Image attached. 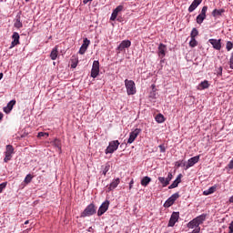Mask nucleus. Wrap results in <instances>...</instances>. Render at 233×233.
I'll return each instance as SVG.
<instances>
[{
  "label": "nucleus",
  "instance_id": "7",
  "mask_svg": "<svg viewBox=\"0 0 233 233\" xmlns=\"http://www.w3.org/2000/svg\"><path fill=\"white\" fill-rule=\"evenodd\" d=\"M141 134V129L136 128L134 131L129 133V138L127 139V144L132 145L134 141L137 138V136Z\"/></svg>",
  "mask_w": 233,
  "mask_h": 233
},
{
  "label": "nucleus",
  "instance_id": "28",
  "mask_svg": "<svg viewBox=\"0 0 233 233\" xmlns=\"http://www.w3.org/2000/svg\"><path fill=\"white\" fill-rule=\"evenodd\" d=\"M150 181H152V178H150V177H144L141 180L142 187H147Z\"/></svg>",
  "mask_w": 233,
  "mask_h": 233
},
{
  "label": "nucleus",
  "instance_id": "43",
  "mask_svg": "<svg viewBox=\"0 0 233 233\" xmlns=\"http://www.w3.org/2000/svg\"><path fill=\"white\" fill-rule=\"evenodd\" d=\"M45 136L48 137L49 134L45 132H39L37 137H45Z\"/></svg>",
  "mask_w": 233,
  "mask_h": 233
},
{
  "label": "nucleus",
  "instance_id": "33",
  "mask_svg": "<svg viewBox=\"0 0 233 233\" xmlns=\"http://www.w3.org/2000/svg\"><path fill=\"white\" fill-rule=\"evenodd\" d=\"M14 26L15 28H23V23L21 22V18H16Z\"/></svg>",
  "mask_w": 233,
  "mask_h": 233
},
{
  "label": "nucleus",
  "instance_id": "35",
  "mask_svg": "<svg viewBox=\"0 0 233 233\" xmlns=\"http://www.w3.org/2000/svg\"><path fill=\"white\" fill-rule=\"evenodd\" d=\"M53 145L54 147H56V148H58L59 151H61V140H59L58 138H56L53 141Z\"/></svg>",
  "mask_w": 233,
  "mask_h": 233
},
{
  "label": "nucleus",
  "instance_id": "25",
  "mask_svg": "<svg viewBox=\"0 0 233 233\" xmlns=\"http://www.w3.org/2000/svg\"><path fill=\"white\" fill-rule=\"evenodd\" d=\"M57 56H58L57 47H55L52 49L51 54H50V57L52 59V61H56L57 59Z\"/></svg>",
  "mask_w": 233,
  "mask_h": 233
},
{
  "label": "nucleus",
  "instance_id": "2",
  "mask_svg": "<svg viewBox=\"0 0 233 233\" xmlns=\"http://www.w3.org/2000/svg\"><path fill=\"white\" fill-rule=\"evenodd\" d=\"M125 86L127 96H135V94L137 92L136 89V83L133 80L126 79Z\"/></svg>",
  "mask_w": 233,
  "mask_h": 233
},
{
  "label": "nucleus",
  "instance_id": "5",
  "mask_svg": "<svg viewBox=\"0 0 233 233\" xmlns=\"http://www.w3.org/2000/svg\"><path fill=\"white\" fill-rule=\"evenodd\" d=\"M179 193H174L164 203L165 208H169L172 207L174 203L178 199Z\"/></svg>",
  "mask_w": 233,
  "mask_h": 233
},
{
  "label": "nucleus",
  "instance_id": "23",
  "mask_svg": "<svg viewBox=\"0 0 233 233\" xmlns=\"http://www.w3.org/2000/svg\"><path fill=\"white\" fill-rule=\"evenodd\" d=\"M197 222V224H198V227L199 225H203V221H205V219H207V215L205 214H202L197 218H194Z\"/></svg>",
  "mask_w": 233,
  "mask_h": 233
},
{
  "label": "nucleus",
  "instance_id": "17",
  "mask_svg": "<svg viewBox=\"0 0 233 233\" xmlns=\"http://www.w3.org/2000/svg\"><path fill=\"white\" fill-rule=\"evenodd\" d=\"M19 38H20L19 33L17 32L13 33V35H12L13 41L11 43L10 48H14V46H17V45H19Z\"/></svg>",
  "mask_w": 233,
  "mask_h": 233
},
{
  "label": "nucleus",
  "instance_id": "29",
  "mask_svg": "<svg viewBox=\"0 0 233 233\" xmlns=\"http://www.w3.org/2000/svg\"><path fill=\"white\" fill-rule=\"evenodd\" d=\"M155 119L157 123H165V116H163L162 114L157 115Z\"/></svg>",
  "mask_w": 233,
  "mask_h": 233
},
{
  "label": "nucleus",
  "instance_id": "45",
  "mask_svg": "<svg viewBox=\"0 0 233 233\" xmlns=\"http://www.w3.org/2000/svg\"><path fill=\"white\" fill-rule=\"evenodd\" d=\"M217 75L223 76V67L219 66L217 70Z\"/></svg>",
  "mask_w": 233,
  "mask_h": 233
},
{
  "label": "nucleus",
  "instance_id": "32",
  "mask_svg": "<svg viewBox=\"0 0 233 233\" xmlns=\"http://www.w3.org/2000/svg\"><path fill=\"white\" fill-rule=\"evenodd\" d=\"M207 19V16L203 15H198L197 16V23L198 25H201L203 23L204 20Z\"/></svg>",
  "mask_w": 233,
  "mask_h": 233
},
{
  "label": "nucleus",
  "instance_id": "22",
  "mask_svg": "<svg viewBox=\"0 0 233 233\" xmlns=\"http://www.w3.org/2000/svg\"><path fill=\"white\" fill-rule=\"evenodd\" d=\"M208 86H210V84L208 83V80H204L203 82H201L198 86V90H205L207 88H208Z\"/></svg>",
  "mask_w": 233,
  "mask_h": 233
},
{
  "label": "nucleus",
  "instance_id": "1",
  "mask_svg": "<svg viewBox=\"0 0 233 233\" xmlns=\"http://www.w3.org/2000/svg\"><path fill=\"white\" fill-rule=\"evenodd\" d=\"M96 212H97V208L96 207V204L91 203L84 209L80 218H90V216H94Z\"/></svg>",
  "mask_w": 233,
  "mask_h": 233
},
{
  "label": "nucleus",
  "instance_id": "52",
  "mask_svg": "<svg viewBox=\"0 0 233 233\" xmlns=\"http://www.w3.org/2000/svg\"><path fill=\"white\" fill-rule=\"evenodd\" d=\"M28 1H30V0H25L26 3H28Z\"/></svg>",
  "mask_w": 233,
  "mask_h": 233
},
{
  "label": "nucleus",
  "instance_id": "50",
  "mask_svg": "<svg viewBox=\"0 0 233 233\" xmlns=\"http://www.w3.org/2000/svg\"><path fill=\"white\" fill-rule=\"evenodd\" d=\"M3 79V73H0V81Z\"/></svg>",
  "mask_w": 233,
  "mask_h": 233
},
{
  "label": "nucleus",
  "instance_id": "34",
  "mask_svg": "<svg viewBox=\"0 0 233 233\" xmlns=\"http://www.w3.org/2000/svg\"><path fill=\"white\" fill-rule=\"evenodd\" d=\"M71 62H72L71 68H76L77 63H79V61L77 60V57L72 56Z\"/></svg>",
  "mask_w": 233,
  "mask_h": 233
},
{
  "label": "nucleus",
  "instance_id": "4",
  "mask_svg": "<svg viewBox=\"0 0 233 233\" xmlns=\"http://www.w3.org/2000/svg\"><path fill=\"white\" fill-rule=\"evenodd\" d=\"M172 177H174L172 173H168L167 177H158V181L159 183H161L163 187H168V185H170V181H172Z\"/></svg>",
  "mask_w": 233,
  "mask_h": 233
},
{
  "label": "nucleus",
  "instance_id": "10",
  "mask_svg": "<svg viewBox=\"0 0 233 233\" xmlns=\"http://www.w3.org/2000/svg\"><path fill=\"white\" fill-rule=\"evenodd\" d=\"M177 221H179V212H173L169 218L167 227H174Z\"/></svg>",
  "mask_w": 233,
  "mask_h": 233
},
{
  "label": "nucleus",
  "instance_id": "12",
  "mask_svg": "<svg viewBox=\"0 0 233 233\" xmlns=\"http://www.w3.org/2000/svg\"><path fill=\"white\" fill-rule=\"evenodd\" d=\"M89 46H90V40H88V38H85L83 40V44L79 49V54L81 56H83L85 54V52H86V50L88 49Z\"/></svg>",
  "mask_w": 233,
  "mask_h": 233
},
{
  "label": "nucleus",
  "instance_id": "44",
  "mask_svg": "<svg viewBox=\"0 0 233 233\" xmlns=\"http://www.w3.org/2000/svg\"><path fill=\"white\" fill-rule=\"evenodd\" d=\"M229 68H231V70H233V52L231 53V56L229 59Z\"/></svg>",
  "mask_w": 233,
  "mask_h": 233
},
{
  "label": "nucleus",
  "instance_id": "30",
  "mask_svg": "<svg viewBox=\"0 0 233 233\" xmlns=\"http://www.w3.org/2000/svg\"><path fill=\"white\" fill-rule=\"evenodd\" d=\"M199 35V31H198V28L194 27L190 33V37L196 39Z\"/></svg>",
  "mask_w": 233,
  "mask_h": 233
},
{
  "label": "nucleus",
  "instance_id": "48",
  "mask_svg": "<svg viewBox=\"0 0 233 233\" xmlns=\"http://www.w3.org/2000/svg\"><path fill=\"white\" fill-rule=\"evenodd\" d=\"M228 202L233 203V196L229 198Z\"/></svg>",
  "mask_w": 233,
  "mask_h": 233
},
{
  "label": "nucleus",
  "instance_id": "3",
  "mask_svg": "<svg viewBox=\"0 0 233 233\" xmlns=\"http://www.w3.org/2000/svg\"><path fill=\"white\" fill-rule=\"evenodd\" d=\"M119 140H113L109 142L108 147L106 148V154H114L119 148Z\"/></svg>",
  "mask_w": 233,
  "mask_h": 233
},
{
  "label": "nucleus",
  "instance_id": "13",
  "mask_svg": "<svg viewBox=\"0 0 233 233\" xmlns=\"http://www.w3.org/2000/svg\"><path fill=\"white\" fill-rule=\"evenodd\" d=\"M208 43L212 45L215 50H221V39L218 40V39L211 38L208 40Z\"/></svg>",
  "mask_w": 233,
  "mask_h": 233
},
{
  "label": "nucleus",
  "instance_id": "14",
  "mask_svg": "<svg viewBox=\"0 0 233 233\" xmlns=\"http://www.w3.org/2000/svg\"><path fill=\"white\" fill-rule=\"evenodd\" d=\"M199 162V156L193 157L187 160V165L186 166V170H188L191 167H194L196 163Z\"/></svg>",
  "mask_w": 233,
  "mask_h": 233
},
{
  "label": "nucleus",
  "instance_id": "18",
  "mask_svg": "<svg viewBox=\"0 0 233 233\" xmlns=\"http://www.w3.org/2000/svg\"><path fill=\"white\" fill-rule=\"evenodd\" d=\"M200 3H203V0H194L188 7V12H194V10L199 6Z\"/></svg>",
  "mask_w": 233,
  "mask_h": 233
},
{
  "label": "nucleus",
  "instance_id": "49",
  "mask_svg": "<svg viewBox=\"0 0 233 233\" xmlns=\"http://www.w3.org/2000/svg\"><path fill=\"white\" fill-rule=\"evenodd\" d=\"M3 120V113H0V121Z\"/></svg>",
  "mask_w": 233,
  "mask_h": 233
},
{
  "label": "nucleus",
  "instance_id": "6",
  "mask_svg": "<svg viewBox=\"0 0 233 233\" xmlns=\"http://www.w3.org/2000/svg\"><path fill=\"white\" fill-rule=\"evenodd\" d=\"M5 154V157L4 158V162L8 163V161L12 159V154H14V146L7 145Z\"/></svg>",
  "mask_w": 233,
  "mask_h": 233
},
{
  "label": "nucleus",
  "instance_id": "15",
  "mask_svg": "<svg viewBox=\"0 0 233 233\" xmlns=\"http://www.w3.org/2000/svg\"><path fill=\"white\" fill-rule=\"evenodd\" d=\"M123 8H124L123 5L116 6V8L113 10V13L110 17V21H116V19H117V15L119 14V12H123Z\"/></svg>",
  "mask_w": 233,
  "mask_h": 233
},
{
  "label": "nucleus",
  "instance_id": "9",
  "mask_svg": "<svg viewBox=\"0 0 233 233\" xmlns=\"http://www.w3.org/2000/svg\"><path fill=\"white\" fill-rule=\"evenodd\" d=\"M108 207H110V201L106 200L105 202H103L98 208L97 216L99 217L103 216V214H105V212L108 210Z\"/></svg>",
  "mask_w": 233,
  "mask_h": 233
},
{
  "label": "nucleus",
  "instance_id": "47",
  "mask_svg": "<svg viewBox=\"0 0 233 233\" xmlns=\"http://www.w3.org/2000/svg\"><path fill=\"white\" fill-rule=\"evenodd\" d=\"M132 185H134V180H131L129 183V188H132Z\"/></svg>",
  "mask_w": 233,
  "mask_h": 233
},
{
  "label": "nucleus",
  "instance_id": "37",
  "mask_svg": "<svg viewBox=\"0 0 233 233\" xmlns=\"http://www.w3.org/2000/svg\"><path fill=\"white\" fill-rule=\"evenodd\" d=\"M197 45H198V40H196V38H191L189 42V46H191V48H195Z\"/></svg>",
  "mask_w": 233,
  "mask_h": 233
},
{
  "label": "nucleus",
  "instance_id": "26",
  "mask_svg": "<svg viewBox=\"0 0 233 233\" xmlns=\"http://www.w3.org/2000/svg\"><path fill=\"white\" fill-rule=\"evenodd\" d=\"M225 14V9H215L212 11L213 17H218V15H223Z\"/></svg>",
  "mask_w": 233,
  "mask_h": 233
},
{
  "label": "nucleus",
  "instance_id": "42",
  "mask_svg": "<svg viewBox=\"0 0 233 233\" xmlns=\"http://www.w3.org/2000/svg\"><path fill=\"white\" fill-rule=\"evenodd\" d=\"M158 148L160 149L161 153L167 152V147H165V144H161L160 146H158Z\"/></svg>",
  "mask_w": 233,
  "mask_h": 233
},
{
  "label": "nucleus",
  "instance_id": "27",
  "mask_svg": "<svg viewBox=\"0 0 233 233\" xmlns=\"http://www.w3.org/2000/svg\"><path fill=\"white\" fill-rule=\"evenodd\" d=\"M187 228H200L198 222H196L195 218H193V220L188 222Z\"/></svg>",
  "mask_w": 233,
  "mask_h": 233
},
{
  "label": "nucleus",
  "instance_id": "19",
  "mask_svg": "<svg viewBox=\"0 0 233 233\" xmlns=\"http://www.w3.org/2000/svg\"><path fill=\"white\" fill-rule=\"evenodd\" d=\"M167 54V46H165L164 44H160L158 46V56L161 59H163V57H165Z\"/></svg>",
  "mask_w": 233,
  "mask_h": 233
},
{
  "label": "nucleus",
  "instance_id": "16",
  "mask_svg": "<svg viewBox=\"0 0 233 233\" xmlns=\"http://www.w3.org/2000/svg\"><path fill=\"white\" fill-rule=\"evenodd\" d=\"M119 183H121V179H119V178L114 179V180L109 184V186H107V190H108V192H112V190L117 188V186L119 185Z\"/></svg>",
  "mask_w": 233,
  "mask_h": 233
},
{
  "label": "nucleus",
  "instance_id": "24",
  "mask_svg": "<svg viewBox=\"0 0 233 233\" xmlns=\"http://www.w3.org/2000/svg\"><path fill=\"white\" fill-rule=\"evenodd\" d=\"M216 188H218L217 186L209 187L208 189L203 191V196H210V194H214V192H216Z\"/></svg>",
  "mask_w": 233,
  "mask_h": 233
},
{
  "label": "nucleus",
  "instance_id": "40",
  "mask_svg": "<svg viewBox=\"0 0 233 233\" xmlns=\"http://www.w3.org/2000/svg\"><path fill=\"white\" fill-rule=\"evenodd\" d=\"M110 170V165L106 164L104 167L103 174L104 176H106V173Z\"/></svg>",
  "mask_w": 233,
  "mask_h": 233
},
{
  "label": "nucleus",
  "instance_id": "51",
  "mask_svg": "<svg viewBox=\"0 0 233 233\" xmlns=\"http://www.w3.org/2000/svg\"><path fill=\"white\" fill-rule=\"evenodd\" d=\"M28 223H30V221H29V220H26V221L25 222V225H28Z\"/></svg>",
  "mask_w": 233,
  "mask_h": 233
},
{
  "label": "nucleus",
  "instance_id": "39",
  "mask_svg": "<svg viewBox=\"0 0 233 233\" xmlns=\"http://www.w3.org/2000/svg\"><path fill=\"white\" fill-rule=\"evenodd\" d=\"M233 48V43L230 41H228L226 44V49L228 50V52H230V50H232Z\"/></svg>",
  "mask_w": 233,
  "mask_h": 233
},
{
  "label": "nucleus",
  "instance_id": "36",
  "mask_svg": "<svg viewBox=\"0 0 233 233\" xmlns=\"http://www.w3.org/2000/svg\"><path fill=\"white\" fill-rule=\"evenodd\" d=\"M186 162L183 160H178L175 163V166L179 168V167H186Z\"/></svg>",
  "mask_w": 233,
  "mask_h": 233
},
{
  "label": "nucleus",
  "instance_id": "41",
  "mask_svg": "<svg viewBox=\"0 0 233 233\" xmlns=\"http://www.w3.org/2000/svg\"><path fill=\"white\" fill-rule=\"evenodd\" d=\"M6 185H8L7 182H3L2 184H0V194L1 192H3V190H5V188H6Z\"/></svg>",
  "mask_w": 233,
  "mask_h": 233
},
{
  "label": "nucleus",
  "instance_id": "20",
  "mask_svg": "<svg viewBox=\"0 0 233 233\" xmlns=\"http://www.w3.org/2000/svg\"><path fill=\"white\" fill-rule=\"evenodd\" d=\"M181 177H183V175L179 174L176 180L168 187V189L172 190V188H177L179 183H181Z\"/></svg>",
  "mask_w": 233,
  "mask_h": 233
},
{
  "label": "nucleus",
  "instance_id": "8",
  "mask_svg": "<svg viewBox=\"0 0 233 233\" xmlns=\"http://www.w3.org/2000/svg\"><path fill=\"white\" fill-rule=\"evenodd\" d=\"M99 76V61L95 60L93 62L92 69H91V77L96 79Z\"/></svg>",
  "mask_w": 233,
  "mask_h": 233
},
{
  "label": "nucleus",
  "instance_id": "46",
  "mask_svg": "<svg viewBox=\"0 0 233 233\" xmlns=\"http://www.w3.org/2000/svg\"><path fill=\"white\" fill-rule=\"evenodd\" d=\"M90 1H92V0H83V3H84V5H87L88 3H90Z\"/></svg>",
  "mask_w": 233,
  "mask_h": 233
},
{
  "label": "nucleus",
  "instance_id": "38",
  "mask_svg": "<svg viewBox=\"0 0 233 233\" xmlns=\"http://www.w3.org/2000/svg\"><path fill=\"white\" fill-rule=\"evenodd\" d=\"M207 10H208V6L204 5L201 9L200 15H204L205 17H207Z\"/></svg>",
  "mask_w": 233,
  "mask_h": 233
},
{
  "label": "nucleus",
  "instance_id": "21",
  "mask_svg": "<svg viewBox=\"0 0 233 233\" xmlns=\"http://www.w3.org/2000/svg\"><path fill=\"white\" fill-rule=\"evenodd\" d=\"M15 105V100H11L5 107H4V112L5 114H10L12 112V109L14 108V106Z\"/></svg>",
  "mask_w": 233,
  "mask_h": 233
},
{
  "label": "nucleus",
  "instance_id": "11",
  "mask_svg": "<svg viewBox=\"0 0 233 233\" xmlns=\"http://www.w3.org/2000/svg\"><path fill=\"white\" fill-rule=\"evenodd\" d=\"M131 45H132V42H130V40H124L117 46L116 50L117 52H123L125 48H130Z\"/></svg>",
  "mask_w": 233,
  "mask_h": 233
},
{
  "label": "nucleus",
  "instance_id": "31",
  "mask_svg": "<svg viewBox=\"0 0 233 233\" xmlns=\"http://www.w3.org/2000/svg\"><path fill=\"white\" fill-rule=\"evenodd\" d=\"M32 179H34V176H32V174H28L25 177L24 183H25V185H28L29 183H32Z\"/></svg>",
  "mask_w": 233,
  "mask_h": 233
}]
</instances>
